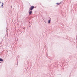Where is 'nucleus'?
Listing matches in <instances>:
<instances>
[{
	"mask_svg": "<svg viewBox=\"0 0 77 77\" xmlns=\"http://www.w3.org/2000/svg\"><path fill=\"white\" fill-rule=\"evenodd\" d=\"M34 8V6H31L30 8V10H33V8Z\"/></svg>",
	"mask_w": 77,
	"mask_h": 77,
	"instance_id": "f257e3e1",
	"label": "nucleus"
},
{
	"mask_svg": "<svg viewBox=\"0 0 77 77\" xmlns=\"http://www.w3.org/2000/svg\"><path fill=\"white\" fill-rule=\"evenodd\" d=\"M32 11H30L29 12V14H33V13L32 12Z\"/></svg>",
	"mask_w": 77,
	"mask_h": 77,
	"instance_id": "f03ea898",
	"label": "nucleus"
},
{
	"mask_svg": "<svg viewBox=\"0 0 77 77\" xmlns=\"http://www.w3.org/2000/svg\"><path fill=\"white\" fill-rule=\"evenodd\" d=\"M0 61H1V62H3V60L2 59V58H0Z\"/></svg>",
	"mask_w": 77,
	"mask_h": 77,
	"instance_id": "7ed1b4c3",
	"label": "nucleus"
},
{
	"mask_svg": "<svg viewBox=\"0 0 77 77\" xmlns=\"http://www.w3.org/2000/svg\"><path fill=\"white\" fill-rule=\"evenodd\" d=\"M50 20H49L48 21V23H50Z\"/></svg>",
	"mask_w": 77,
	"mask_h": 77,
	"instance_id": "20e7f679",
	"label": "nucleus"
},
{
	"mask_svg": "<svg viewBox=\"0 0 77 77\" xmlns=\"http://www.w3.org/2000/svg\"><path fill=\"white\" fill-rule=\"evenodd\" d=\"M3 5H4L3 3H2L1 5V6L2 7L3 6Z\"/></svg>",
	"mask_w": 77,
	"mask_h": 77,
	"instance_id": "39448f33",
	"label": "nucleus"
},
{
	"mask_svg": "<svg viewBox=\"0 0 77 77\" xmlns=\"http://www.w3.org/2000/svg\"><path fill=\"white\" fill-rule=\"evenodd\" d=\"M60 3H56L57 5H60Z\"/></svg>",
	"mask_w": 77,
	"mask_h": 77,
	"instance_id": "423d86ee",
	"label": "nucleus"
}]
</instances>
